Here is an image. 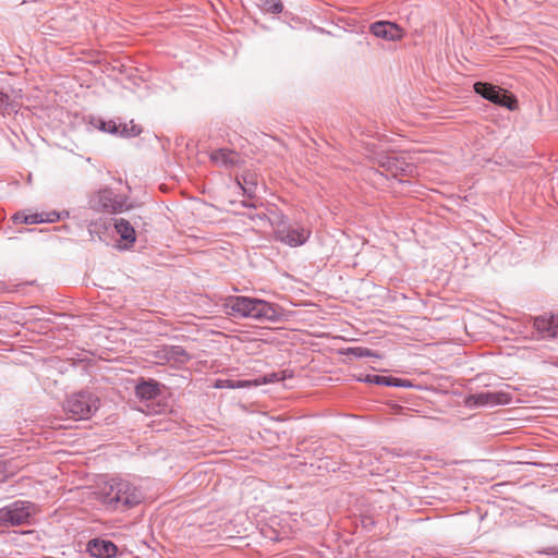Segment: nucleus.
<instances>
[{
    "mask_svg": "<svg viewBox=\"0 0 558 558\" xmlns=\"http://www.w3.org/2000/svg\"><path fill=\"white\" fill-rule=\"evenodd\" d=\"M227 315L233 318H251L257 322L280 323L284 310L276 303L247 295H230L223 303Z\"/></svg>",
    "mask_w": 558,
    "mask_h": 558,
    "instance_id": "f257e3e1",
    "label": "nucleus"
},
{
    "mask_svg": "<svg viewBox=\"0 0 558 558\" xmlns=\"http://www.w3.org/2000/svg\"><path fill=\"white\" fill-rule=\"evenodd\" d=\"M210 160L226 168H232L235 163V154L227 148H218L210 154Z\"/></svg>",
    "mask_w": 558,
    "mask_h": 558,
    "instance_id": "f3484780",
    "label": "nucleus"
},
{
    "mask_svg": "<svg viewBox=\"0 0 558 558\" xmlns=\"http://www.w3.org/2000/svg\"><path fill=\"white\" fill-rule=\"evenodd\" d=\"M274 227L275 240L290 247H298L307 242L311 231L304 226L293 223L286 215L278 216L277 220L271 222Z\"/></svg>",
    "mask_w": 558,
    "mask_h": 558,
    "instance_id": "20e7f679",
    "label": "nucleus"
},
{
    "mask_svg": "<svg viewBox=\"0 0 558 558\" xmlns=\"http://www.w3.org/2000/svg\"><path fill=\"white\" fill-rule=\"evenodd\" d=\"M473 90L476 95L495 106L505 108L509 111H515L519 109L518 97L504 87L493 83L478 81L473 84Z\"/></svg>",
    "mask_w": 558,
    "mask_h": 558,
    "instance_id": "6e6552de",
    "label": "nucleus"
},
{
    "mask_svg": "<svg viewBox=\"0 0 558 558\" xmlns=\"http://www.w3.org/2000/svg\"><path fill=\"white\" fill-rule=\"evenodd\" d=\"M60 220L69 219L71 218V211L70 210H61L59 211Z\"/></svg>",
    "mask_w": 558,
    "mask_h": 558,
    "instance_id": "c85d7f7f",
    "label": "nucleus"
},
{
    "mask_svg": "<svg viewBox=\"0 0 558 558\" xmlns=\"http://www.w3.org/2000/svg\"><path fill=\"white\" fill-rule=\"evenodd\" d=\"M113 228L123 241V248L129 250L133 247L136 242V232L131 222L124 218L112 219Z\"/></svg>",
    "mask_w": 558,
    "mask_h": 558,
    "instance_id": "2eb2a0df",
    "label": "nucleus"
},
{
    "mask_svg": "<svg viewBox=\"0 0 558 558\" xmlns=\"http://www.w3.org/2000/svg\"><path fill=\"white\" fill-rule=\"evenodd\" d=\"M88 124L100 132L118 135L122 138L136 137L142 133V128L137 124L129 126L125 123L121 124L113 119L107 120L100 116H89Z\"/></svg>",
    "mask_w": 558,
    "mask_h": 558,
    "instance_id": "1a4fd4ad",
    "label": "nucleus"
},
{
    "mask_svg": "<svg viewBox=\"0 0 558 558\" xmlns=\"http://www.w3.org/2000/svg\"><path fill=\"white\" fill-rule=\"evenodd\" d=\"M12 219L15 223H24V225L45 223L44 213L27 214L26 211H19L13 215Z\"/></svg>",
    "mask_w": 558,
    "mask_h": 558,
    "instance_id": "412c9836",
    "label": "nucleus"
},
{
    "mask_svg": "<svg viewBox=\"0 0 558 558\" xmlns=\"http://www.w3.org/2000/svg\"><path fill=\"white\" fill-rule=\"evenodd\" d=\"M239 184L245 196L248 198H253L255 196L256 184L254 182H247L245 180V185H242L241 183Z\"/></svg>",
    "mask_w": 558,
    "mask_h": 558,
    "instance_id": "b1692460",
    "label": "nucleus"
},
{
    "mask_svg": "<svg viewBox=\"0 0 558 558\" xmlns=\"http://www.w3.org/2000/svg\"><path fill=\"white\" fill-rule=\"evenodd\" d=\"M369 32L378 38L396 41L403 37V29L395 22L376 21L371 24Z\"/></svg>",
    "mask_w": 558,
    "mask_h": 558,
    "instance_id": "ddd939ff",
    "label": "nucleus"
},
{
    "mask_svg": "<svg viewBox=\"0 0 558 558\" xmlns=\"http://www.w3.org/2000/svg\"><path fill=\"white\" fill-rule=\"evenodd\" d=\"M86 553L94 558H114L119 553V548L110 539L95 537L87 542Z\"/></svg>",
    "mask_w": 558,
    "mask_h": 558,
    "instance_id": "f8f14e48",
    "label": "nucleus"
},
{
    "mask_svg": "<svg viewBox=\"0 0 558 558\" xmlns=\"http://www.w3.org/2000/svg\"><path fill=\"white\" fill-rule=\"evenodd\" d=\"M241 206L244 208H255V205L252 202L248 201H242Z\"/></svg>",
    "mask_w": 558,
    "mask_h": 558,
    "instance_id": "c756f323",
    "label": "nucleus"
},
{
    "mask_svg": "<svg viewBox=\"0 0 558 558\" xmlns=\"http://www.w3.org/2000/svg\"><path fill=\"white\" fill-rule=\"evenodd\" d=\"M45 223H52L60 221V215L58 210H51L48 213H44Z\"/></svg>",
    "mask_w": 558,
    "mask_h": 558,
    "instance_id": "a878e982",
    "label": "nucleus"
},
{
    "mask_svg": "<svg viewBox=\"0 0 558 558\" xmlns=\"http://www.w3.org/2000/svg\"><path fill=\"white\" fill-rule=\"evenodd\" d=\"M110 223L107 220L98 219L88 223L87 230L92 239L97 238L99 241H106V234L109 231Z\"/></svg>",
    "mask_w": 558,
    "mask_h": 558,
    "instance_id": "a211bd4d",
    "label": "nucleus"
},
{
    "mask_svg": "<svg viewBox=\"0 0 558 558\" xmlns=\"http://www.w3.org/2000/svg\"><path fill=\"white\" fill-rule=\"evenodd\" d=\"M392 387H398V388H413L414 385L412 384L411 380L409 379H404V378H400V377H396L393 376V385Z\"/></svg>",
    "mask_w": 558,
    "mask_h": 558,
    "instance_id": "393cba45",
    "label": "nucleus"
},
{
    "mask_svg": "<svg viewBox=\"0 0 558 558\" xmlns=\"http://www.w3.org/2000/svg\"><path fill=\"white\" fill-rule=\"evenodd\" d=\"M221 383H222V380H221V379H218V380H217V384L215 385V387H217V388H222V387H225Z\"/></svg>",
    "mask_w": 558,
    "mask_h": 558,
    "instance_id": "7c9ffc66",
    "label": "nucleus"
},
{
    "mask_svg": "<svg viewBox=\"0 0 558 558\" xmlns=\"http://www.w3.org/2000/svg\"><path fill=\"white\" fill-rule=\"evenodd\" d=\"M37 509V505L33 501L14 500L0 508V526L9 527L31 524Z\"/></svg>",
    "mask_w": 558,
    "mask_h": 558,
    "instance_id": "39448f33",
    "label": "nucleus"
},
{
    "mask_svg": "<svg viewBox=\"0 0 558 558\" xmlns=\"http://www.w3.org/2000/svg\"><path fill=\"white\" fill-rule=\"evenodd\" d=\"M9 95L0 90V111L9 106Z\"/></svg>",
    "mask_w": 558,
    "mask_h": 558,
    "instance_id": "cd10ccee",
    "label": "nucleus"
},
{
    "mask_svg": "<svg viewBox=\"0 0 558 558\" xmlns=\"http://www.w3.org/2000/svg\"><path fill=\"white\" fill-rule=\"evenodd\" d=\"M163 385L150 377H140L135 384V396L140 400H154L161 395Z\"/></svg>",
    "mask_w": 558,
    "mask_h": 558,
    "instance_id": "4468645a",
    "label": "nucleus"
},
{
    "mask_svg": "<svg viewBox=\"0 0 558 558\" xmlns=\"http://www.w3.org/2000/svg\"><path fill=\"white\" fill-rule=\"evenodd\" d=\"M97 500L110 512H125L143 501L142 490L121 478H111L96 493Z\"/></svg>",
    "mask_w": 558,
    "mask_h": 558,
    "instance_id": "f03ea898",
    "label": "nucleus"
},
{
    "mask_svg": "<svg viewBox=\"0 0 558 558\" xmlns=\"http://www.w3.org/2000/svg\"><path fill=\"white\" fill-rule=\"evenodd\" d=\"M263 1V9L266 12L272 13V14H279L283 11V3L281 0H262Z\"/></svg>",
    "mask_w": 558,
    "mask_h": 558,
    "instance_id": "5701e85b",
    "label": "nucleus"
},
{
    "mask_svg": "<svg viewBox=\"0 0 558 558\" xmlns=\"http://www.w3.org/2000/svg\"><path fill=\"white\" fill-rule=\"evenodd\" d=\"M159 359H165L166 361H173L175 363H186L192 359V355L181 345L174 344H166L159 351Z\"/></svg>",
    "mask_w": 558,
    "mask_h": 558,
    "instance_id": "dca6fc26",
    "label": "nucleus"
},
{
    "mask_svg": "<svg viewBox=\"0 0 558 558\" xmlns=\"http://www.w3.org/2000/svg\"><path fill=\"white\" fill-rule=\"evenodd\" d=\"M347 355H351L357 360L365 357L380 359V354L365 347H349L344 352Z\"/></svg>",
    "mask_w": 558,
    "mask_h": 558,
    "instance_id": "4be33fe9",
    "label": "nucleus"
},
{
    "mask_svg": "<svg viewBox=\"0 0 558 558\" xmlns=\"http://www.w3.org/2000/svg\"><path fill=\"white\" fill-rule=\"evenodd\" d=\"M533 336L532 338L541 341H551L558 339V313H544L530 317Z\"/></svg>",
    "mask_w": 558,
    "mask_h": 558,
    "instance_id": "9d476101",
    "label": "nucleus"
},
{
    "mask_svg": "<svg viewBox=\"0 0 558 558\" xmlns=\"http://www.w3.org/2000/svg\"><path fill=\"white\" fill-rule=\"evenodd\" d=\"M99 397L89 390H80L68 397L64 410L76 420H89L99 409Z\"/></svg>",
    "mask_w": 558,
    "mask_h": 558,
    "instance_id": "423d86ee",
    "label": "nucleus"
},
{
    "mask_svg": "<svg viewBox=\"0 0 558 558\" xmlns=\"http://www.w3.org/2000/svg\"><path fill=\"white\" fill-rule=\"evenodd\" d=\"M128 195L116 193L111 187L104 186L88 196V208L98 211L117 215L131 208L126 204Z\"/></svg>",
    "mask_w": 558,
    "mask_h": 558,
    "instance_id": "7ed1b4c3",
    "label": "nucleus"
},
{
    "mask_svg": "<svg viewBox=\"0 0 558 558\" xmlns=\"http://www.w3.org/2000/svg\"><path fill=\"white\" fill-rule=\"evenodd\" d=\"M294 372L292 369H281L277 372L266 373L259 377L260 384H276L282 383L286 379L293 378Z\"/></svg>",
    "mask_w": 558,
    "mask_h": 558,
    "instance_id": "6ab92c4d",
    "label": "nucleus"
},
{
    "mask_svg": "<svg viewBox=\"0 0 558 558\" xmlns=\"http://www.w3.org/2000/svg\"><path fill=\"white\" fill-rule=\"evenodd\" d=\"M542 555L553 556L558 558V546H548L538 551Z\"/></svg>",
    "mask_w": 558,
    "mask_h": 558,
    "instance_id": "bb28decb",
    "label": "nucleus"
},
{
    "mask_svg": "<svg viewBox=\"0 0 558 558\" xmlns=\"http://www.w3.org/2000/svg\"><path fill=\"white\" fill-rule=\"evenodd\" d=\"M511 402V396L504 391H481L465 398V405L470 409L482 407L506 405Z\"/></svg>",
    "mask_w": 558,
    "mask_h": 558,
    "instance_id": "9b49d317",
    "label": "nucleus"
},
{
    "mask_svg": "<svg viewBox=\"0 0 558 558\" xmlns=\"http://www.w3.org/2000/svg\"><path fill=\"white\" fill-rule=\"evenodd\" d=\"M357 380L361 383H365V384L385 386V387H392V385H393V376L392 375L366 374V375H361L357 378Z\"/></svg>",
    "mask_w": 558,
    "mask_h": 558,
    "instance_id": "aec40b11",
    "label": "nucleus"
},
{
    "mask_svg": "<svg viewBox=\"0 0 558 558\" xmlns=\"http://www.w3.org/2000/svg\"><path fill=\"white\" fill-rule=\"evenodd\" d=\"M378 166L383 169L380 172L388 180H395L400 184H410L411 181L403 178H412L416 174L417 168L413 162H409L403 157L384 154L378 157Z\"/></svg>",
    "mask_w": 558,
    "mask_h": 558,
    "instance_id": "0eeeda50",
    "label": "nucleus"
}]
</instances>
